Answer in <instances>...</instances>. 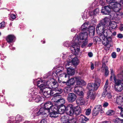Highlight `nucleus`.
Instances as JSON below:
<instances>
[{"instance_id":"f257e3e1","label":"nucleus","mask_w":123,"mask_h":123,"mask_svg":"<svg viewBox=\"0 0 123 123\" xmlns=\"http://www.w3.org/2000/svg\"><path fill=\"white\" fill-rule=\"evenodd\" d=\"M81 29L82 31H85L84 32H81L79 35H76L74 37L73 41L75 43H78L79 44L75 46L73 45L71 47L72 50L77 52L79 49V44L81 45L82 48L85 47L87 44L88 43V34L87 31H89L90 34L92 33L94 35L95 32L94 28L93 26H89L88 24L84 23L81 26Z\"/></svg>"},{"instance_id":"f03ea898","label":"nucleus","mask_w":123,"mask_h":123,"mask_svg":"<svg viewBox=\"0 0 123 123\" xmlns=\"http://www.w3.org/2000/svg\"><path fill=\"white\" fill-rule=\"evenodd\" d=\"M37 84L38 87L40 90V94H43L45 96L50 95H54V97H61L59 94L56 93L57 92L55 90H53V89L51 90L49 88L47 87L46 86L47 84L44 81L40 79L37 81Z\"/></svg>"},{"instance_id":"7ed1b4c3","label":"nucleus","mask_w":123,"mask_h":123,"mask_svg":"<svg viewBox=\"0 0 123 123\" xmlns=\"http://www.w3.org/2000/svg\"><path fill=\"white\" fill-rule=\"evenodd\" d=\"M38 89H35L34 90L32 89L29 90V92L28 97L31 98L29 99L30 101L35 100L36 102H39L42 101V99L43 98V97L40 96L37 94V92Z\"/></svg>"},{"instance_id":"20e7f679","label":"nucleus","mask_w":123,"mask_h":123,"mask_svg":"<svg viewBox=\"0 0 123 123\" xmlns=\"http://www.w3.org/2000/svg\"><path fill=\"white\" fill-rule=\"evenodd\" d=\"M100 80L98 78H97L95 80V83H89L87 86V87L90 90H97L100 86Z\"/></svg>"},{"instance_id":"39448f33","label":"nucleus","mask_w":123,"mask_h":123,"mask_svg":"<svg viewBox=\"0 0 123 123\" xmlns=\"http://www.w3.org/2000/svg\"><path fill=\"white\" fill-rule=\"evenodd\" d=\"M71 105H67L66 107L64 105H63L61 106H59V107L57 106V108H56V111L58 112V113L60 114H62L64 113L65 111H66L69 114L68 111L70 109Z\"/></svg>"},{"instance_id":"423d86ee","label":"nucleus","mask_w":123,"mask_h":123,"mask_svg":"<svg viewBox=\"0 0 123 123\" xmlns=\"http://www.w3.org/2000/svg\"><path fill=\"white\" fill-rule=\"evenodd\" d=\"M106 0L107 3L109 4V6L115 12L118 11L120 9V7L121 5L118 3L114 2V0Z\"/></svg>"},{"instance_id":"0eeeda50","label":"nucleus","mask_w":123,"mask_h":123,"mask_svg":"<svg viewBox=\"0 0 123 123\" xmlns=\"http://www.w3.org/2000/svg\"><path fill=\"white\" fill-rule=\"evenodd\" d=\"M71 105L70 109L69 110V113L70 115H72L73 114H74L76 115H78L81 113V109L80 107L79 106H77L76 107L72 106V105Z\"/></svg>"},{"instance_id":"6e6552de","label":"nucleus","mask_w":123,"mask_h":123,"mask_svg":"<svg viewBox=\"0 0 123 123\" xmlns=\"http://www.w3.org/2000/svg\"><path fill=\"white\" fill-rule=\"evenodd\" d=\"M51 80L52 82L51 87L53 90L54 91L55 90L56 92V93L59 94L61 93L62 92V90L58 87V85L57 81L54 79H52Z\"/></svg>"},{"instance_id":"1a4fd4ad","label":"nucleus","mask_w":123,"mask_h":123,"mask_svg":"<svg viewBox=\"0 0 123 123\" xmlns=\"http://www.w3.org/2000/svg\"><path fill=\"white\" fill-rule=\"evenodd\" d=\"M71 65V63L70 61L66 63L65 67L67 69V73L68 75H74L75 73L74 70L70 66Z\"/></svg>"},{"instance_id":"9d476101","label":"nucleus","mask_w":123,"mask_h":123,"mask_svg":"<svg viewBox=\"0 0 123 123\" xmlns=\"http://www.w3.org/2000/svg\"><path fill=\"white\" fill-rule=\"evenodd\" d=\"M100 42L101 41L102 44L105 46L107 45L112 39L111 37H104L103 35L100 36Z\"/></svg>"},{"instance_id":"9b49d317","label":"nucleus","mask_w":123,"mask_h":123,"mask_svg":"<svg viewBox=\"0 0 123 123\" xmlns=\"http://www.w3.org/2000/svg\"><path fill=\"white\" fill-rule=\"evenodd\" d=\"M111 9L113 10L112 12L111 11L110 12L111 14L112 12L114 11L111 6H109V5L108 6H105L104 7H102L101 11L103 14L106 15L108 14L111 11Z\"/></svg>"},{"instance_id":"f8f14e48","label":"nucleus","mask_w":123,"mask_h":123,"mask_svg":"<svg viewBox=\"0 0 123 123\" xmlns=\"http://www.w3.org/2000/svg\"><path fill=\"white\" fill-rule=\"evenodd\" d=\"M73 40L72 41V42H71V43L69 41H66L63 44V45L64 46H66L67 47H69L71 44H72V45H71V46L70 47V49H71V50L72 51V53H74V54H76L78 52H79V51L80 50V47H79V51L77 52H74V50H72L71 49V47L73 45H75L76 46L77 45L79 44L78 43H75L74 41H73ZM81 45V44H79V47H80V45Z\"/></svg>"},{"instance_id":"ddd939ff","label":"nucleus","mask_w":123,"mask_h":123,"mask_svg":"<svg viewBox=\"0 0 123 123\" xmlns=\"http://www.w3.org/2000/svg\"><path fill=\"white\" fill-rule=\"evenodd\" d=\"M120 7V9L118 11L115 12L114 11L112 12L111 14V17L113 19L117 18H120L123 17V13L122 12H118L121 9V6Z\"/></svg>"},{"instance_id":"4468645a","label":"nucleus","mask_w":123,"mask_h":123,"mask_svg":"<svg viewBox=\"0 0 123 123\" xmlns=\"http://www.w3.org/2000/svg\"><path fill=\"white\" fill-rule=\"evenodd\" d=\"M102 34L101 35H103L104 37H111L112 35V33L108 28V27L105 26Z\"/></svg>"},{"instance_id":"2eb2a0df","label":"nucleus","mask_w":123,"mask_h":123,"mask_svg":"<svg viewBox=\"0 0 123 123\" xmlns=\"http://www.w3.org/2000/svg\"><path fill=\"white\" fill-rule=\"evenodd\" d=\"M44 108L48 110H50L54 108L55 109L57 108V106L53 105L52 103L49 101L47 102L44 104Z\"/></svg>"},{"instance_id":"dca6fc26","label":"nucleus","mask_w":123,"mask_h":123,"mask_svg":"<svg viewBox=\"0 0 123 123\" xmlns=\"http://www.w3.org/2000/svg\"><path fill=\"white\" fill-rule=\"evenodd\" d=\"M102 23L100 22L97 25L96 27V31L98 34H102L105 28L104 25Z\"/></svg>"},{"instance_id":"f3484780","label":"nucleus","mask_w":123,"mask_h":123,"mask_svg":"<svg viewBox=\"0 0 123 123\" xmlns=\"http://www.w3.org/2000/svg\"><path fill=\"white\" fill-rule=\"evenodd\" d=\"M76 95L73 93H69L68 95L67 99L68 102L72 103L75 101L76 99Z\"/></svg>"},{"instance_id":"a211bd4d","label":"nucleus","mask_w":123,"mask_h":123,"mask_svg":"<svg viewBox=\"0 0 123 123\" xmlns=\"http://www.w3.org/2000/svg\"><path fill=\"white\" fill-rule=\"evenodd\" d=\"M22 117L20 115H18L15 117V121H14L13 119H11L9 120L8 123H18L22 120Z\"/></svg>"},{"instance_id":"6ab92c4d","label":"nucleus","mask_w":123,"mask_h":123,"mask_svg":"<svg viewBox=\"0 0 123 123\" xmlns=\"http://www.w3.org/2000/svg\"><path fill=\"white\" fill-rule=\"evenodd\" d=\"M75 81L76 82V85H85L86 83L85 81L81 79L80 76L75 77Z\"/></svg>"},{"instance_id":"aec40b11","label":"nucleus","mask_w":123,"mask_h":123,"mask_svg":"<svg viewBox=\"0 0 123 123\" xmlns=\"http://www.w3.org/2000/svg\"><path fill=\"white\" fill-rule=\"evenodd\" d=\"M75 82V77L69 79L66 82L62 81V83L63 84H65L68 86H72L74 85Z\"/></svg>"},{"instance_id":"412c9836","label":"nucleus","mask_w":123,"mask_h":123,"mask_svg":"<svg viewBox=\"0 0 123 123\" xmlns=\"http://www.w3.org/2000/svg\"><path fill=\"white\" fill-rule=\"evenodd\" d=\"M105 58L103 59V63L102 65V68L103 70H105V76H107L108 75L109 72L108 69V68L107 66H105L107 61L106 62L104 61Z\"/></svg>"},{"instance_id":"4be33fe9","label":"nucleus","mask_w":123,"mask_h":123,"mask_svg":"<svg viewBox=\"0 0 123 123\" xmlns=\"http://www.w3.org/2000/svg\"><path fill=\"white\" fill-rule=\"evenodd\" d=\"M89 90L87 93V97L88 98L91 100H93L95 97V95L93 92L95 90H90L88 89Z\"/></svg>"},{"instance_id":"5701e85b","label":"nucleus","mask_w":123,"mask_h":123,"mask_svg":"<svg viewBox=\"0 0 123 123\" xmlns=\"http://www.w3.org/2000/svg\"><path fill=\"white\" fill-rule=\"evenodd\" d=\"M63 70V68L62 67H60L57 68L55 73L58 77H61L63 76L62 72Z\"/></svg>"},{"instance_id":"b1692460","label":"nucleus","mask_w":123,"mask_h":123,"mask_svg":"<svg viewBox=\"0 0 123 123\" xmlns=\"http://www.w3.org/2000/svg\"><path fill=\"white\" fill-rule=\"evenodd\" d=\"M110 86L108 85V81L107 80L103 88V92L102 93L104 95L105 93L109 92Z\"/></svg>"},{"instance_id":"393cba45","label":"nucleus","mask_w":123,"mask_h":123,"mask_svg":"<svg viewBox=\"0 0 123 123\" xmlns=\"http://www.w3.org/2000/svg\"><path fill=\"white\" fill-rule=\"evenodd\" d=\"M55 109V108H54L51 110L53 111L50 112L49 114L50 117L52 118L56 117L58 116V112L56 111L57 109Z\"/></svg>"},{"instance_id":"a878e982","label":"nucleus","mask_w":123,"mask_h":123,"mask_svg":"<svg viewBox=\"0 0 123 123\" xmlns=\"http://www.w3.org/2000/svg\"><path fill=\"white\" fill-rule=\"evenodd\" d=\"M110 19V18L105 17L103 19H102L100 22L103 24V25L105 26L108 27L109 23L111 22Z\"/></svg>"},{"instance_id":"bb28decb","label":"nucleus","mask_w":123,"mask_h":123,"mask_svg":"<svg viewBox=\"0 0 123 123\" xmlns=\"http://www.w3.org/2000/svg\"><path fill=\"white\" fill-rule=\"evenodd\" d=\"M44 108H41L40 109L39 111L37 113L34 112L32 113L31 114V116H33L34 118L36 116L41 115L44 112H45L44 111Z\"/></svg>"},{"instance_id":"cd10ccee","label":"nucleus","mask_w":123,"mask_h":123,"mask_svg":"<svg viewBox=\"0 0 123 123\" xmlns=\"http://www.w3.org/2000/svg\"><path fill=\"white\" fill-rule=\"evenodd\" d=\"M15 38V37L13 35H8L6 38V40L7 42L10 43L13 42Z\"/></svg>"},{"instance_id":"c85d7f7f","label":"nucleus","mask_w":123,"mask_h":123,"mask_svg":"<svg viewBox=\"0 0 123 123\" xmlns=\"http://www.w3.org/2000/svg\"><path fill=\"white\" fill-rule=\"evenodd\" d=\"M60 120L62 123H68L69 121V117L67 115H64L61 117Z\"/></svg>"},{"instance_id":"c756f323","label":"nucleus","mask_w":123,"mask_h":123,"mask_svg":"<svg viewBox=\"0 0 123 123\" xmlns=\"http://www.w3.org/2000/svg\"><path fill=\"white\" fill-rule=\"evenodd\" d=\"M117 24L116 22L114 21H111L108 26V28L111 29H114L116 28L117 26Z\"/></svg>"},{"instance_id":"7c9ffc66","label":"nucleus","mask_w":123,"mask_h":123,"mask_svg":"<svg viewBox=\"0 0 123 123\" xmlns=\"http://www.w3.org/2000/svg\"><path fill=\"white\" fill-rule=\"evenodd\" d=\"M69 61L71 63V64H73L75 66L77 65L79 62L78 58L76 57L74 58L71 61L70 59L69 61H67V62Z\"/></svg>"},{"instance_id":"2f4dec72","label":"nucleus","mask_w":123,"mask_h":123,"mask_svg":"<svg viewBox=\"0 0 123 123\" xmlns=\"http://www.w3.org/2000/svg\"><path fill=\"white\" fill-rule=\"evenodd\" d=\"M116 102L118 104L123 105V96L117 97L116 99Z\"/></svg>"},{"instance_id":"473e14b6","label":"nucleus","mask_w":123,"mask_h":123,"mask_svg":"<svg viewBox=\"0 0 123 123\" xmlns=\"http://www.w3.org/2000/svg\"><path fill=\"white\" fill-rule=\"evenodd\" d=\"M113 79L115 82V86L123 84L122 81L118 79H116V77H114Z\"/></svg>"},{"instance_id":"72a5a7b5","label":"nucleus","mask_w":123,"mask_h":123,"mask_svg":"<svg viewBox=\"0 0 123 123\" xmlns=\"http://www.w3.org/2000/svg\"><path fill=\"white\" fill-rule=\"evenodd\" d=\"M65 102V100L63 98H61L58 100L56 102V103L58 104V106L64 105Z\"/></svg>"},{"instance_id":"f704fd0d","label":"nucleus","mask_w":123,"mask_h":123,"mask_svg":"<svg viewBox=\"0 0 123 123\" xmlns=\"http://www.w3.org/2000/svg\"><path fill=\"white\" fill-rule=\"evenodd\" d=\"M115 89L116 91L121 92L123 89V84L115 86Z\"/></svg>"},{"instance_id":"c9c22d12","label":"nucleus","mask_w":123,"mask_h":123,"mask_svg":"<svg viewBox=\"0 0 123 123\" xmlns=\"http://www.w3.org/2000/svg\"><path fill=\"white\" fill-rule=\"evenodd\" d=\"M76 103L79 105H82L85 103V102L83 98H81L78 99L76 101Z\"/></svg>"},{"instance_id":"e433bc0d","label":"nucleus","mask_w":123,"mask_h":123,"mask_svg":"<svg viewBox=\"0 0 123 123\" xmlns=\"http://www.w3.org/2000/svg\"><path fill=\"white\" fill-rule=\"evenodd\" d=\"M113 121L115 123H123V119L117 118L113 120Z\"/></svg>"},{"instance_id":"4c0bfd02","label":"nucleus","mask_w":123,"mask_h":123,"mask_svg":"<svg viewBox=\"0 0 123 123\" xmlns=\"http://www.w3.org/2000/svg\"><path fill=\"white\" fill-rule=\"evenodd\" d=\"M104 95L103 94H102V96L103 97L107 98L108 99H110L112 97L111 95L109 92L105 93Z\"/></svg>"},{"instance_id":"58836bf2","label":"nucleus","mask_w":123,"mask_h":123,"mask_svg":"<svg viewBox=\"0 0 123 123\" xmlns=\"http://www.w3.org/2000/svg\"><path fill=\"white\" fill-rule=\"evenodd\" d=\"M115 111L113 110H110L106 112V114L108 115L111 116L115 113Z\"/></svg>"},{"instance_id":"ea45409f","label":"nucleus","mask_w":123,"mask_h":123,"mask_svg":"<svg viewBox=\"0 0 123 123\" xmlns=\"http://www.w3.org/2000/svg\"><path fill=\"white\" fill-rule=\"evenodd\" d=\"M80 88L81 87L79 86H76L74 88V92L77 94H78L79 92H80V90H79Z\"/></svg>"},{"instance_id":"a19ab883","label":"nucleus","mask_w":123,"mask_h":123,"mask_svg":"<svg viewBox=\"0 0 123 123\" xmlns=\"http://www.w3.org/2000/svg\"><path fill=\"white\" fill-rule=\"evenodd\" d=\"M99 112V111L94 109L93 111L92 115L93 116H96L98 114Z\"/></svg>"},{"instance_id":"79ce46f5","label":"nucleus","mask_w":123,"mask_h":123,"mask_svg":"<svg viewBox=\"0 0 123 123\" xmlns=\"http://www.w3.org/2000/svg\"><path fill=\"white\" fill-rule=\"evenodd\" d=\"M102 108V106L101 105H98L95 107L94 109L96 110L97 111L99 112L101 109Z\"/></svg>"},{"instance_id":"37998d69","label":"nucleus","mask_w":123,"mask_h":123,"mask_svg":"<svg viewBox=\"0 0 123 123\" xmlns=\"http://www.w3.org/2000/svg\"><path fill=\"white\" fill-rule=\"evenodd\" d=\"M76 120L75 118H73L69 120L68 123H76Z\"/></svg>"},{"instance_id":"c03bdc74","label":"nucleus","mask_w":123,"mask_h":123,"mask_svg":"<svg viewBox=\"0 0 123 123\" xmlns=\"http://www.w3.org/2000/svg\"><path fill=\"white\" fill-rule=\"evenodd\" d=\"M71 89V88L69 86H68L66 87L64 89V91L66 92H68L70 91Z\"/></svg>"},{"instance_id":"a18cd8bd","label":"nucleus","mask_w":123,"mask_h":123,"mask_svg":"<svg viewBox=\"0 0 123 123\" xmlns=\"http://www.w3.org/2000/svg\"><path fill=\"white\" fill-rule=\"evenodd\" d=\"M118 109L120 110V115L121 117H123V108L121 107H118Z\"/></svg>"},{"instance_id":"49530a36","label":"nucleus","mask_w":123,"mask_h":123,"mask_svg":"<svg viewBox=\"0 0 123 123\" xmlns=\"http://www.w3.org/2000/svg\"><path fill=\"white\" fill-rule=\"evenodd\" d=\"M100 36L99 38H98V37H95L93 38V40L94 42H97L98 41H100Z\"/></svg>"},{"instance_id":"de8ad7c7","label":"nucleus","mask_w":123,"mask_h":123,"mask_svg":"<svg viewBox=\"0 0 123 123\" xmlns=\"http://www.w3.org/2000/svg\"><path fill=\"white\" fill-rule=\"evenodd\" d=\"M82 17L83 19H84L85 18H87V17L86 12H85L84 13H82Z\"/></svg>"},{"instance_id":"09e8293b","label":"nucleus","mask_w":123,"mask_h":123,"mask_svg":"<svg viewBox=\"0 0 123 123\" xmlns=\"http://www.w3.org/2000/svg\"><path fill=\"white\" fill-rule=\"evenodd\" d=\"M91 109L90 108H89L87 109L86 111L85 112L86 114L87 115H89L91 112Z\"/></svg>"},{"instance_id":"8fccbe9b","label":"nucleus","mask_w":123,"mask_h":123,"mask_svg":"<svg viewBox=\"0 0 123 123\" xmlns=\"http://www.w3.org/2000/svg\"><path fill=\"white\" fill-rule=\"evenodd\" d=\"M48 113L47 114V113L45 112H44L41 115V117H47L48 116Z\"/></svg>"},{"instance_id":"3c124183","label":"nucleus","mask_w":123,"mask_h":123,"mask_svg":"<svg viewBox=\"0 0 123 123\" xmlns=\"http://www.w3.org/2000/svg\"><path fill=\"white\" fill-rule=\"evenodd\" d=\"M99 12V10L98 8L95 9L94 11V14L95 15H96L98 14Z\"/></svg>"},{"instance_id":"603ef678","label":"nucleus","mask_w":123,"mask_h":123,"mask_svg":"<svg viewBox=\"0 0 123 123\" xmlns=\"http://www.w3.org/2000/svg\"><path fill=\"white\" fill-rule=\"evenodd\" d=\"M5 22H3L0 23V28H3L5 27Z\"/></svg>"},{"instance_id":"864d4df0","label":"nucleus","mask_w":123,"mask_h":123,"mask_svg":"<svg viewBox=\"0 0 123 123\" xmlns=\"http://www.w3.org/2000/svg\"><path fill=\"white\" fill-rule=\"evenodd\" d=\"M109 105L108 103L107 102H105L103 105V107L104 108L107 107Z\"/></svg>"},{"instance_id":"5fc2aeb1","label":"nucleus","mask_w":123,"mask_h":123,"mask_svg":"<svg viewBox=\"0 0 123 123\" xmlns=\"http://www.w3.org/2000/svg\"><path fill=\"white\" fill-rule=\"evenodd\" d=\"M114 2H116L117 3H118L119 4L121 5V6H122V0H114Z\"/></svg>"},{"instance_id":"6e6d98bb","label":"nucleus","mask_w":123,"mask_h":123,"mask_svg":"<svg viewBox=\"0 0 123 123\" xmlns=\"http://www.w3.org/2000/svg\"><path fill=\"white\" fill-rule=\"evenodd\" d=\"M47 121L46 118L42 119L40 123H46Z\"/></svg>"},{"instance_id":"4d7b16f0","label":"nucleus","mask_w":123,"mask_h":123,"mask_svg":"<svg viewBox=\"0 0 123 123\" xmlns=\"http://www.w3.org/2000/svg\"><path fill=\"white\" fill-rule=\"evenodd\" d=\"M118 76L119 78H120L122 80H123V75L118 74Z\"/></svg>"},{"instance_id":"13d9d810","label":"nucleus","mask_w":123,"mask_h":123,"mask_svg":"<svg viewBox=\"0 0 123 123\" xmlns=\"http://www.w3.org/2000/svg\"><path fill=\"white\" fill-rule=\"evenodd\" d=\"M112 57L113 58H115L116 57V53L115 52H113L112 54Z\"/></svg>"},{"instance_id":"bf43d9fd","label":"nucleus","mask_w":123,"mask_h":123,"mask_svg":"<svg viewBox=\"0 0 123 123\" xmlns=\"http://www.w3.org/2000/svg\"><path fill=\"white\" fill-rule=\"evenodd\" d=\"M117 37L119 38H122L123 37V36L122 34H119L117 35Z\"/></svg>"},{"instance_id":"052dcab7","label":"nucleus","mask_w":123,"mask_h":123,"mask_svg":"<svg viewBox=\"0 0 123 123\" xmlns=\"http://www.w3.org/2000/svg\"><path fill=\"white\" fill-rule=\"evenodd\" d=\"M10 17L12 19H14L16 18V15L15 14H11L10 15Z\"/></svg>"},{"instance_id":"680f3d73","label":"nucleus","mask_w":123,"mask_h":123,"mask_svg":"<svg viewBox=\"0 0 123 123\" xmlns=\"http://www.w3.org/2000/svg\"><path fill=\"white\" fill-rule=\"evenodd\" d=\"M111 73V75H115L114 74V71H113V69L112 68L110 69Z\"/></svg>"},{"instance_id":"e2e57ef3","label":"nucleus","mask_w":123,"mask_h":123,"mask_svg":"<svg viewBox=\"0 0 123 123\" xmlns=\"http://www.w3.org/2000/svg\"><path fill=\"white\" fill-rule=\"evenodd\" d=\"M79 94L81 96V98H82L83 97V93L81 91L80 92H79Z\"/></svg>"},{"instance_id":"0e129e2a","label":"nucleus","mask_w":123,"mask_h":123,"mask_svg":"<svg viewBox=\"0 0 123 123\" xmlns=\"http://www.w3.org/2000/svg\"><path fill=\"white\" fill-rule=\"evenodd\" d=\"M91 69L93 70L94 68V65L93 63H92V62H91Z\"/></svg>"},{"instance_id":"69168bd1","label":"nucleus","mask_w":123,"mask_h":123,"mask_svg":"<svg viewBox=\"0 0 123 123\" xmlns=\"http://www.w3.org/2000/svg\"><path fill=\"white\" fill-rule=\"evenodd\" d=\"M62 54L63 55L62 56V58L63 59H65L67 55H66V54L64 53H63Z\"/></svg>"},{"instance_id":"338daca9","label":"nucleus","mask_w":123,"mask_h":123,"mask_svg":"<svg viewBox=\"0 0 123 123\" xmlns=\"http://www.w3.org/2000/svg\"><path fill=\"white\" fill-rule=\"evenodd\" d=\"M88 55L90 57H92L93 55V54L91 52H89L88 53Z\"/></svg>"},{"instance_id":"774afa93","label":"nucleus","mask_w":123,"mask_h":123,"mask_svg":"<svg viewBox=\"0 0 123 123\" xmlns=\"http://www.w3.org/2000/svg\"><path fill=\"white\" fill-rule=\"evenodd\" d=\"M121 31H123V25H121L120 28Z\"/></svg>"}]
</instances>
